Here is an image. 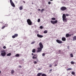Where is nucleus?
<instances>
[{
	"label": "nucleus",
	"instance_id": "obj_1",
	"mask_svg": "<svg viewBox=\"0 0 76 76\" xmlns=\"http://www.w3.org/2000/svg\"><path fill=\"white\" fill-rule=\"evenodd\" d=\"M70 15L69 14H66L65 15V14H64L62 16V19L63 22H67V19H66V16H69Z\"/></svg>",
	"mask_w": 76,
	"mask_h": 76
},
{
	"label": "nucleus",
	"instance_id": "obj_2",
	"mask_svg": "<svg viewBox=\"0 0 76 76\" xmlns=\"http://www.w3.org/2000/svg\"><path fill=\"white\" fill-rule=\"evenodd\" d=\"M27 22L29 25H32V23L30 19H28L27 20Z\"/></svg>",
	"mask_w": 76,
	"mask_h": 76
},
{
	"label": "nucleus",
	"instance_id": "obj_3",
	"mask_svg": "<svg viewBox=\"0 0 76 76\" xmlns=\"http://www.w3.org/2000/svg\"><path fill=\"white\" fill-rule=\"evenodd\" d=\"M60 10L62 11H64V10H67V8L65 7H62L61 8Z\"/></svg>",
	"mask_w": 76,
	"mask_h": 76
},
{
	"label": "nucleus",
	"instance_id": "obj_4",
	"mask_svg": "<svg viewBox=\"0 0 76 76\" xmlns=\"http://www.w3.org/2000/svg\"><path fill=\"white\" fill-rule=\"evenodd\" d=\"M1 53V55L2 57H5L6 55V53L5 52H3V51H2Z\"/></svg>",
	"mask_w": 76,
	"mask_h": 76
},
{
	"label": "nucleus",
	"instance_id": "obj_5",
	"mask_svg": "<svg viewBox=\"0 0 76 76\" xmlns=\"http://www.w3.org/2000/svg\"><path fill=\"white\" fill-rule=\"evenodd\" d=\"M50 22L51 23L53 24V25H54L55 23H57L58 22V21L57 20H56L55 21L51 20Z\"/></svg>",
	"mask_w": 76,
	"mask_h": 76
},
{
	"label": "nucleus",
	"instance_id": "obj_6",
	"mask_svg": "<svg viewBox=\"0 0 76 76\" xmlns=\"http://www.w3.org/2000/svg\"><path fill=\"white\" fill-rule=\"evenodd\" d=\"M10 2L11 3V5L12 6V7H15V5L13 2V1H12V0H10Z\"/></svg>",
	"mask_w": 76,
	"mask_h": 76
},
{
	"label": "nucleus",
	"instance_id": "obj_7",
	"mask_svg": "<svg viewBox=\"0 0 76 76\" xmlns=\"http://www.w3.org/2000/svg\"><path fill=\"white\" fill-rule=\"evenodd\" d=\"M56 41L57 42L58 44H62V43H63V42L62 41L58 39L56 40Z\"/></svg>",
	"mask_w": 76,
	"mask_h": 76
},
{
	"label": "nucleus",
	"instance_id": "obj_8",
	"mask_svg": "<svg viewBox=\"0 0 76 76\" xmlns=\"http://www.w3.org/2000/svg\"><path fill=\"white\" fill-rule=\"evenodd\" d=\"M42 48H37V53H39V52H41V51H42Z\"/></svg>",
	"mask_w": 76,
	"mask_h": 76
},
{
	"label": "nucleus",
	"instance_id": "obj_9",
	"mask_svg": "<svg viewBox=\"0 0 76 76\" xmlns=\"http://www.w3.org/2000/svg\"><path fill=\"white\" fill-rule=\"evenodd\" d=\"M18 36V34H15L14 35H13L12 36V38H15L16 37H17Z\"/></svg>",
	"mask_w": 76,
	"mask_h": 76
},
{
	"label": "nucleus",
	"instance_id": "obj_10",
	"mask_svg": "<svg viewBox=\"0 0 76 76\" xmlns=\"http://www.w3.org/2000/svg\"><path fill=\"white\" fill-rule=\"evenodd\" d=\"M39 45L40 48H43V45H42V43L40 42L39 43Z\"/></svg>",
	"mask_w": 76,
	"mask_h": 76
},
{
	"label": "nucleus",
	"instance_id": "obj_11",
	"mask_svg": "<svg viewBox=\"0 0 76 76\" xmlns=\"http://www.w3.org/2000/svg\"><path fill=\"white\" fill-rule=\"evenodd\" d=\"M71 36H72V34H67L66 35V37H67V38L70 37H71Z\"/></svg>",
	"mask_w": 76,
	"mask_h": 76
},
{
	"label": "nucleus",
	"instance_id": "obj_12",
	"mask_svg": "<svg viewBox=\"0 0 76 76\" xmlns=\"http://www.w3.org/2000/svg\"><path fill=\"white\" fill-rule=\"evenodd\" d=\"M37 36L39 38H42V37H43V36L39 35L38 34H37Z\"/></svg>",
	"mask_w": 76,
	"mask_h": 76
},
{
	"label": "nucleus",
	"instance_id": "obj_13",
	"mask_svg": "<svg viewBox=\"0 0 76 76\" xmlns=\"http://www.w3.org/2000/svg\"><path fill=\"white\" fill-rule=\"evenodd\" d=\"M62 41H66V38L64 37H63L61 38Z\"/></svg>",
	"mask_w": 76,
	"mask_h": 76
},
{
	"label": "nucleus",
	"instance_id": "obj_14",
	"mask_svg": "<svg viewBox=\"0 0 76 76\" xmlns=\"http://www.w3.org/2000/svg\"><path fill=\"white\" fill-rule=\"evenodd\" d=\"M34 56H36L35 57L33 56L32 57V58L33 59H34V58H36L37 59V55L36 54L34 55Z\"/></svg>",
	"mask_w": 76,
	"mask_h": 76
},
{
	"label": "nucleus",
	"instance_id": "obj_15",
	"mask_svg": "<svg viewBox=\"0 0 76 76\" xmlns=\"http://www.w3.org/2000/svg\"><path fill=\"white\" fill-rule=\"evenodd\" d=\"M76 40V36H75L73 37V41H75Z\"/></svg>",
	"mask_w": 76,
	"mask_h": 76
},
{
	"label": "nucleus",
	"instance_id": "obj_16",
	"mask_svg": "<svg viewBox=\"0 0 76 76\" xmlns=\"http://www.w3.org/2000/svg\"><path fill=\"white\" fill-rule=\"evenodd\" d=\"M23 6H20L19 7V9L20 10H22V9H23Z\"/></svg>",
	"mask_w": 76,
	"mask_h": 76
},
{
	"label": "nucleus",
	"instance_id": "obj_17",
	"mask_svg": "<svg viewBox=\"0 0 76 76\" xmlns=\"http://www.w3.org/2000/svg\"><path fill=\"white\" fill-rule=\"evenodd\" d=\"M14 72H15V71H14V70H12L11 71V75H13V73H14Z\"/></svg>",
	"mask_w": 76,
	"mask_h": 76
},
{
	"label": "nucleus",
	"instance_id": "obj_18",
	"mask_svg": "<svg viewBox=\"0 0 76 76\" xmlns=\"http://www.w3.org/2000/svg\"><path fill=\"white\" fill-rule=\"evenodd\" d=\"M42 75V73H39L37 74V76H40Z\"/></svg>",
	"mask_w": 76,
	"mask_h": 76
},
{
	"label": "nucleus",
	"instance_id": "obj_19",
	"mask_svg": "<svg viewBox=\"0 0 76 76\" xmlns=\"http://www.w3.org/2000/svg\"><path fill=\"white\" fill-rule=\"evenodd\" d=\"M72 70V69L71 68H69L66 69L67 71H69V70Z\"/></svg>",
	"mask_w": 76,
	"mask_h": 76
},
{
	"label": "nucleus",
	"instance_id": "obj_20",
	"mask_svg": "<svg viewBox=\"0 0 76 76\" xmlns=\"http://www.w3.org/2000/svg\"><path fill=\"white\" fill-rule=\"evenodd\" d=\"M11 55H12V54H11V53H8V54H7V56H11Z\"/></svg>",
	"mask_w": 76,
	"mask_h": 76
},
{
	"label": "nucleus",
	"instance_id": "obj_21",
	"mask_svg": "<svg viewBox=\"0 0 76 76\" xmlns=\"http://www.w3.org/2000/svg\"><path fill=\"white\" fill-rule=\"evenodd\" d=\"M48 32L47 30H45L44 31V34H47Z\"/></svg>",
	"mask_w": 76,
	"mask_h": 76
},
{
	"label": "nucleus",
	"instance_id": "obj_22",
	"mask_svg": "<svg viewBox=\"0 0 76 76\" xmlns=\"http://www.w3.org/2000/svg\"><path fill=\"white\" fill-rule=\"evenodd\" d=\"M36 50L35 49H33L32 50V52L33 53H35V52Z\"/></svg>",
	"mask_w": 76,
	"mask_h": 76
},
{
	"label": "nucleus",
	"instance_id": "obj_23",
	"mask_svg": "<svg viewBox=\"0 0 76 76\" xmlns=\"http://www.w3.org/2000/svg\"><path fill=\"white\" fill-rule=\"evenodd\" d=\"M42 76H47V75L45 74H42Z\"/></svg>",
	"mask_w": 76,
	"mask_h": 76
},
{
	"label": "nucleus",
	"instance_id": "obj_24",
	"mask_svg": "<svg viewBox=\"0 0 76 76\" xmlns=\"http://www.w3.org/2000/svg\"><path fill=\"white\" fill-rule=\"evenodd\" d=\"M70 56L71 57H73V55L72 53H71L70 54Z\"/></svg>",
	"mask_w": 76,
	"mask_h": 76
},
{
	"label": "nucleus",
	"instance_id": "obj_25",
	"mask_svg": "<svg viewBox=\"0 0 76 76\" xmlns=\"http://www.w3.org/2000/svg\"><path fill=\"white\" fill-rule=\"evenodd\" d=\"M52 66H53V64H49V67H51Z\"/></svg>",
	"mask_w": 76,
	"mask_h": 76
},
{
	"label": "nucleus",
	"instance_id": "obj_26",
	"mask_svg": "<svg viewBox=\"0 0 76 76\" xmlns=\"http://www.w3.org/2000/svg\"><path fill=\"white\" fill-rule=\"evenodd\" d=\"M56 18H51V20H56Z\"/></svg>",
	"mask_w": 76,
	"mask_h": 76
},
{
	"label": "nucleus",
	"instance_id": "obj_27",
	"mask_svg": "<svg viewBox=\"0 0 76 76\" xmlns=\"http://www.w3.org/2000/svg\"><path fill=\"white\" fill-rule=\"evenodd\" d=\"M15 57H19V54H17L15 55Z\"/></svg>",
	"mask_w": 76,
	"mask_h": 76
},
{
	"label": "nucleus",
	"instance_id": "obj_28",
	"mask_svg": "<svg viewBox=\"0 0 76 76\" xmlns=\"http://www.w3.org/2000/svg\"><path fill=\"white\" fill-rule=\"evenodd\" d=\"M71 64H75V62H74L73 61H71Z\"/></svg>",
	"mask_w": 76,
	"mask_h": 76
},
{
	"label": "nucleus",
	"instance_id": "obj_29",
	"mask_svg": "<svg viewBox=\"0 0 76 76\" xmlns=\"http://www.w3.org/2000/svg\"><path fill=\"white\" fill-rule=\"evenodd\" d=\"M45 10L44 9H42V10L41 11V12L42 13V12H43V11H44V10Z\"/></svg>",
	"mask_w": 76,
	"mask_h": 76
},
{
	"label": "nucleus",
	"instance_id": "obj_30",
	"mask_svg": "<svg viewBox=\"0 0 76 76\" xmlns=\"http://www.w3.org/2000/svg\"><path fill=\"white\" fill-rule=\"evenodd\" d=\"M42 56H45V53H42Z\"/></svg>",
	"mask_w": 76,
	"mask_h": 76
},
{
	"label": "nucleus",
	"instance_id": "obj_31",
	"mask_svg": "<svg viewBox=\"0 0 76 76\" xmlns=\"http://www.w3.org/2000/svg\"><path fill=\"white\" fill-rule=\"evenodd\" d=\"M5 27H7L8 26V24H5Z\"/></svg>",
	"mask_w": 76,
	"mask_h": 76
},
{
	"label": "nucleus",
	"instance_id": "obj_32",
	"mask_svg": "<svg viewBox=\"0 0 76 76\" xmlns=\"http://www.w3.org/2000/svg\"><path fill=\"white\" fill-rule=\"evenodd\" d=\"M72 75H74L75 73V72H72L71 73Z\"/></svg>",
	"mask_w": 76,
	"mask_h": 76
},
{
	"label": "nucleus",
	"instance_id": "obj_33",
	"mask_svg": "<svg viewBox=\"0 0 76 76\" xmlns=\"http://www.w3.org/2000/svg\"><path fill=\"white\" fill-rule=\"evenodd\" d=\"M5 26H2V27L1 28L2 29H4V28H5Z\"/></svg>",
	"mask_w": 76,
	"mask_h": 76
},
{
	"label": "nucleus",
	"instance_id": "obj_34",
	"mask_svg": "<svg viewBox=\"0 0 76 76\" xmlns=\"http://www.w3.org/2000/svg\"><path fill=\"white\" fill-rule=\"evenodd\" d=\"M35 43V41H34L31 43V44H34Z\"/></svg>",
	"mask_w": 76,
	"mask_h": 76
},
{
	"label": "nucleus",
	"instance_id": "obj_35",
	"mask_svg": "<svg viewBox=\"0 0 76 76\" xmlns=\"http://www.w3.org/2000/svg\"><path fill=\"white\" fill-rule=\"evenodd\" d=\"M37 22H40V19L39 18V19H38Z\"/></svg>",
	"mask_w": 76,
	"mask_h": 76
},
{
	"label": "nucleus",
	"instance_id": "obj_36",
	"mask_svg": "<svg viewBox=\"0 0 76 76\" xmlns=\"http://www.w3.org/2000/svg\"><path fill=\"white\" fill-rule=\"evenodd\" d=\"M3 48L4 49H6V47L5 46H4L3 47Z\"/></svg>",
	"mask_w": 76,
	"mask_h": 76
},
{
	"label": "nucleus",
	"instance_id": "obj_37",
	"mask_svg": "<svg viewBox=\"0 0 76 76\" xmlns=\"http://www.w3.org/2000/svg\"><path fill=\"white\" fill-rule=\"evenodd\" d=\"M43 28V27H42V26H40V29H42Z\"/></svg>",
	"mask_w": 76,
	"mask_h": 76
},
{
	"label": "nucleus",
	"instance_id": "obj_38",
	"mask_svg": "<svg viewBox=\"0 0 76 76\" xmlns=\"http://www.w3.org/2000/svg\"><path fill=\"white\" fill-rule=\"evenodd\" d=\"M34 64H37V62L36 61H35L34 62Z\"/></svg>",
	"mask_w": 76,
	"mask_h": 76
},
{
	"label": "nucleus",
	"instance_id": "obj_39",
	"mask_svg": "<svg viewBox=\"0 0 76 76\" xmlns=\"http://www.w3.org/2000/svg\"><path fill=\"white\" fill-rule=\"evenodd\" d=\"M48 4H51V2H50V1H49V2H48Z\"/></svg>",
	"mask_w": 76,
	"mask_h": 76
},
{
	"label": "nucleus",
	"instance_id": "obj_40",
	"mask_svg": "<svg viewBox=\"0 0 76 76\" xmlns=\"http://www.w3.org/2000/svg\"><path fill=\"white\" fill-rule=\"evenodd\" d=\"M18 67L19 68H22V66H18Z\"/></svg>",
	"mask_w": 76,
	"mask_h": 76
},
{
	"label": "nucleus",
	"instance_id": "obj_41",
	"mask_svg": "<svg viewBox=\"0 0 76 76\" xmlns=\"http://www.w3.org/2000/svg\"><path fill=\"white\" fill-rule=\"evenodd\" d=\"M52 70H53V69H50V70L49 72H51V71H52Z\"/></svg>",
	"mask_w": 76,
	"mask_h": 76
},
{
	"label": "nucleus",
	"instance_id": "obj_42",
	"mask_svg": "<svg viewBox=\"0 0 76 76\" xmlns=\"http://www.w3.org/2000/svg\"><path fill=\"white\" fill-rule=\"evenodd\" d=\"M38 10V11H40V9H39Z\"/></svg>",
	"mask_w": 76,
	"mask_h": 76
},
{
	"label": "nucleus",
	"instance_id": "obj_43",
	"mask_svg": "<svg viewBox=\"0 0 76 76\" xmlns=\"http://www.w3.org/2000/svg\"><path fill=\"white\" fill-rule=\"evenodd\" d=\"M57 66V64H56L55 65V66Z\"/></svg>",
	"mask_w": 76,
	"mask_h": 76
},
{
	"label": "nucleus",
	"instance_id": "obj_44",
	"mask_svg": "<svg viewBox=\"0 0 76 76\" xmlns=\"http://www.w3.org/2000/svg\"><path fill=\"white\" fill-rule=\"evenodd\" d=\"M23 3H25V1H23Z\"/></svg>",
	"mask_w": 76,
	"mask_h": 76
},
{
	"label": "nucleus",
	"instance_id": "obj_45",
	"mask_svg": "<svg viewBox=\"0 0 76 76\" xmlns=\"http://www.w3.org/2000/svg\"><path fill=\"white\" fill-rule=\"evenodd\" d=\"M32 55H34V53H32Z\"/></svg>",
	"mask_w": 76,
	"mask_h": 76
},
{
	"label": "nucleus",
	"instance_id": "obj_46",
	"mask_svg": "<svg viewBox=\"0 0 76 76\" xmlns=\"http://www.w3.org/2000/svg\"><path fill=\"white\" fill-rule=\"evenodd\" d=\"M50 1H53V0H50Z\"/></svg>",
	"mask_w": 76,
	"mask_h": 76
},
{
	"label": "nucleus",
	"instance_id": "obj_47",
	"mask_svg": "<svg viewBox=\"0 0 76 76\" xmlns=\"http://www.w3.org/2000/svg\"><path fill=\"white\" fill-rule=\"evenodd\" d=\"M1 73V71H0V74Z\"/></svg>",
	"mask_w": 76,
	"mask_h": 76
},
{
	"label": "nucleus",
	"instance_id": "obj_48",
	"mask_svg": "<svg viewBox=\"0 0 76 76\" xmlns=\"http://www.w3.org/2000/svg\"><path fill=\"white\" fill-rule=\"evenodd\" d=\"M37 61H38V60H37Z\"/></svg>",
	"mask_w": 76,
	"mask_h": 76
}]
</instances>
